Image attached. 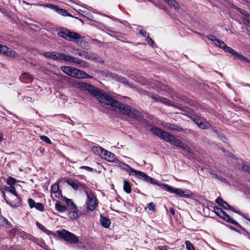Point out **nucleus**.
I'll use <instances>...</instances> for the list:
<instances>
[{"label": "nucleus", "mask_w": 250, "mask_h": 250, "mask_svg": "<svg viewBox=\"0 0 250 250\" xmlns=\"http://www.w3.org/2000/svg\"><path fill=\"white\" fill-rule=\"evenodd\" d=\"M139 33L144 37H145L146 35V32L143 29L140 30Z\"/></svg>", "instance_id": "nucleus-60"}, {"label": "nucleus", "mask_w": 250, "mask_h": 250, "mask_svg": "<svg viewBox=\"0 0 250 250\" xmlns=\"http://www.w3.org/2000/svg\"><path fill=\"white\" fill-rule=\"evenodd\" d=\"M105 149L101 146H94L92 148V151L97 155H100L102 157L103 153Z\"/></svg>", "instance_id": "nucleus-22"}, {"label": "nucleus", "mask_w": 250, "mask_h": 250, "mask_svg": "<svg viewBox=\"0 0 250 250\" xmlns=\"http://www.w3.org/2000/svg\"><path fill=\"white\" fill-rule=\"evenodd\" d=\"M102 158L105 159L106 161L110 162H114L116 159L115 155L113 153L106 150L104 151Z\"/></svg>", "instance_id": "nucleus-15"}, {"label": "nucleus", "mask_w": 250, "mask_h": 250, "mask_svg": "<svg viewBox=\"0 0 250 250\" xmlns=\"http://www.w3.org/2000/svg\"><path fill=\"white\" fill-rule=\"evenodd\" d=\"M65 182L70 185L74 190H77L79 189L80 182L79 181L67 179Z\"/></svg>", "instance_id": "nucleus-17"}, {"label": "nucleus", "mask_w": 250, "mask_h": 250, "mask_svg": "<svg viewBox=\"0 0 250 250\" xmlns=\"http://www.w3.org/2000/svg\"><path fill=\"white\" fill-rule=\"evenodd\" d=\"M34 208L40 211H43L44 210L43 205L41 203H36Z\"/></svg>", "instance_id": "nucleus-38"}, {"label": "nucleus", "mask_w": 250, "mask_h": 250, "mask_svg": "<svg viewBox=\"0 0 250 250\" xmlns=\"http://www.w3.org/2000/svg\"><path fill=\"white\" fill-rule=\"evenodd\" d=\"M59 236L71 244H75L78 243V237L74 234L65 230L62 229L56 231Z\"/></svg>", "instance_id": "nucleus-4"}, {"label": "nucleus", "mask_w": 250, "mask_h": 250, "mask_svg": "<svg viewBox=\"0 0 250 250\" xmlns=\"http://www.w3.org/2000/svg\"><path fill=\"white\" fill-rule=\"evenodd\" d=\"M151 132L155 134V135L157 136L158 137L160 138L161 137L162 135H163L164 131H162L160 128H158L157 127H152L151 128Z\"/></svg>", "instance_id": "nucleus-24"}, {"label": "nucleus", "mask_w": 250, "mask_h": 250, "mask_svg": "<svg viewBox=\"0 0 250 250\" xmlns=\"http://www.w3.org/2000/svg\"><path fill=\"white\" fill-rule=\"evenodd\" d=\"M236 58H237V59H238L239 60H240L242 61H244V62H250V61H249V60L248 58H246L245 57L242 55L241 54H238Z\"/></svg>", "instance_id": "nucleus-42"}, {"label": "nucleus", "mask_w": 250, "mask_h": 250, "mask_svg": "<svg viewBox=\"0 0 250 250\" xmlns=\"http://www.w3.org/2000/svg\"><path fill=\"white\" fill-rule=\"evenodd\" d=\"M5 190L12 193L13 194V196L14 195H16V194L17 193H16V190H15V188H13V187H6L5 188Z\"/></svg>", "instance_id": "nucleus-44"}, {"label": "nucleus", "mask_w": 250, "mask_h": 250, "mask_svg": "<svg viewBox=\"0 0 250 250\" xmlns=\"http://www.w3.org/2000/svg\"><path fill=\"white\" fill-rule=\"evenodd\" d=\"M174 137L173 136L170 135V134L166 131H164L161 137V139H162L165 141L171 144V142H172Z\"/></svg>", "instance_id": "nucleus-19"}, {"label": "nucleus", "mask_w": 250, "mask_h": 250, "mask_svg": "<svg viewBox=\"0 0 250 250\" xmlns=\"http://www.w3.org/2000/svg\"><path fill=\"white\" fill-rule=\"evenodd\" d=\"M111 98H112V99L114 101H116V102H117V101L114 100L112 97H111ZM117 102H118V101H117ZM118 103H120V104H121L125 105H127V106H129V107H130V110H131V111H129V112H128V114H127V113L126 114V113H123V112H122V110H122V109L120 108H119V107H113V106H111V105H110V104H108H108H104V103H101L102 104H104V106H105V105H106V106H110V108L111 110H116V109H119V110H120V112H121V113H123V114H125V115H127V116H129V117H131V118H132L136 119V118H138V117H142V114H141L140 112H139L138 111H137V110H135V109H134V108H131L129 105H127V104H122V103H120V102H118ZM106 108H107V106H106Z\"/></svg>", "instance_id": "nucleus-7"}, {"label": "nucleus", "mask_w": 250, "mask_h": 250, "mask_svg": "<svg viewBox=\"0 0 250 250\" xmlns=\"http://www.w3.org/2000/svg\"><path fill=\"white\" fill-rule=\"evenodd\" d=\"M77 210H72V211H70L68 213L69 217L71 219H77L78 215V213L76 211Z\"/></svg>", "instance_id": "nucleus-35"}, {"label": "nucleus", "mask_w": 250, "mask_h": 250, "mask_svg": "<svg viewBox=\"0 0 250 250\" xmlns=\"http://www.w3.org/2000/svg\"><path fill=\"white\" fill-rule=\"evenodd\" d=\"M207 38L208 40L211 41L217 47L223 49L225 51L229 52L234 57H236L239 54L231 47L227 46L224 42L219 40L213 35H209L207 36Z\"/></svg>", "instance_id": "nucleus-5"}, {"label": "nucleus", "mask_w": 250, "mask_h": 250, "mask_svg": "<svg viewBox=\"0 0 250 250\" xmlns=\"http://www.w3.org/2000/svg\"><path fill=\"white\" fill-rule=\"evenodd\" d=\"M170 129L172 130H177L179 131H182L183 130V128L181 127L173 124H171Z\"/></svg>", "instance_id": "nucleus-43"}, {"label": "nucleus", "mask_w": 250, "mask_h": 250, "mask_svg": "<svg viewBox=\"0 0 250 250\" xmlns=\"http://www.w3.org/2000/svg\"><path fill=\"white\" fill-rule=\"evenodd\" d=\"M12 198L14 199V201L9 203V205L13 207L19 206L21 203V199L17 194L16 193V195H13Z\"/></svg>", "instance_id": "nucleus-18"}, {"label": "nucleus", "mask_w": 250, "mask_h": 250, "mask_svg": "<svg viewBox=\"0 0 250 250\" xmlns=\"http://www.w3.org/2000/svg\"><path fill=\"white\" fill-rule=\"evenodd\" d=\"M123 165L124 166V169L126 170L130 175H132V173H130L128 171V168H132V167H129L128 165H126V164H123Z\"/></svg>", "instance_id": "nucleus-57"}, {"label": "nucleus", "mask_w": 250, "mask_h": 250, "mask_svg": "<svg viewBox=\"0 0 250 250\" xmlns=\"http://www.w3.org/2000/svg\"><path fill=\"white\" fill-rule=\"evenodd\" d=\"M52 193L58 194L59 195L61 193V191L59 190V186L57 184L53 185L51 187Z\"/></svg>", "instance_id": "nucleus-32"}, {"label": "nucleus", "mask_w": 250, "mask_h": 250, "mask_svg": "<svg viewBox=\"0 0 250 250\" xmlns=\"http://www.w3.org/2000/svg\"><path fill=\"white\" fill-rule=\"evenodd\" d=\"M162 186H164V188H165L167 191L170 193H175L181 197H189L192 194L190 191L188 189L183 190L181 188H174L173 187L167 184H165Z\"/></svg>", "instance_id": "nucleus-6"}, {"label": "nucleus", "mask_w": 250, "mask_h": 250, "mask_svg": "<svg viewBox=\"0 0 250 250\" xmlns=\"http://www.w3.org/2000/svg\"><path fill=\"white\" fill-rule=\"evenodd\" d=\"M85 201L86 208L89 211H93L97 207L98 200L93 192L87 193Z\"/></svg>", "instance_id": "nucleus-8"}, {"label": "nucleus", "mask_w": 250, "mask_h": 250, "mask_svg": "<svg viewBox=\"0 0 250 250\" xmlns=\"http://www.w3.org/2000/svg\"><path fill=\"white\" fill-rule=\"evenodd\" d=\"M225 154L229 157L232 158L233 159H235L236 158V157L235 156H234L232 153L229 152L228 151H226Z\"/></svg>", "instance_id": "nucleus-56"}, {"label": "nucleus", "mask_w": 250, "mask_h": 250, "mask_svg": "<svg viewBox=\"0 0 250 250\" xmlns=\"http://www.w3.org/2000/svg\"><path fill=\"white\" fill-rule=\"evenodd\" d=\"M106 77L110 79L116 80L117 81H118L124 84H127L128 83L125 78L119 76L118 75H116L115 73L108 72L106 73Z\"/></svg>", "instance_id": "nucleus-14"}, {"label": "nucleus", "mask_w": 250, "mask_h": 250, "mask_svg": "<svg viewBox=\"0 0 250 250\" xmlns=\"http://www.w3.org/2000/svg\"><path fill=\"white\" fill-rule=\"evenodd\" d=\"M209 174L211 176V177L213 179H216L218 176V174L214 173L213 171H209Z\"/></svg>", "instance_id": "nucleus-59"}, {"label": "nucleus", "mask_w": 250, "mask_h": 250, "mask_svg": "<svg viewBox=\"0 0 250 250\" xmlns=\"http://www.w3.org/2000/svg\"><path fill=\"white\" fill-rule=\"evenodd\" d=\"M169 212L173 215H174L175 214V210L173 208H169Z\"/></svg>", "instance_id": "nucleus-62"}, {"label": "nucleus", "mask_w": 250, "mask_h": 250, "mask_svg": "<svg viewBox=\"0 0 250 250\" xmlns=\"http://www.w3.org/2000/svg\"><path fill=\"white\" fill-rule=\"evenodd\" d=\"M80 168L82 169H85L89 172H92L93 170V169L92 168L89 167L88 166H81L80 167Z\"/></svg>", "instance_id": "nucleus-51"}, {"label": "nucleus", "mask_w": 250, "mask_h": 250, "mask_svg": "<svg viewBox=\"0 0 250 250\" xmlns=\"http://www.w3.org/2000/svg\"><path fill=\"white\" fill-rule=\"evenodd\" d=\"M41 6L48 7L50 9H52L53 10H54V11H56V12L58 8V6H57V5H53L51 4H42V5H41Z\"/></svg>", "instance_id": "nucleus-39"}, {"label": "nucleus", "mask_w": 250, "mask_h": 250, "mask_svg": "<svg viewBox=\"0 0 250 250\" xmlns=\"http://www.w3.org/2000/svg\"><path fill=\"white\" fill-rule=\"evenodd\" d=\"M159 250H167L166 246H161L159 247Z\"/></svg>", "instance_id": "nucleus-63"}, {"label": "nucleus", "mask_w": 250, "mask_h": 250, "mask_svg": "<svg viewBox=\"0 0 250 250\" xmlns=\"http://www.w3.org/2000/svg\"><path fill=\"white\" fill-rule=\"evenodd\" d=\"M0 54L5 56L13 58H17L20 57V55L15 51L11 49L7 46L3 45L0 44Z\"/></svg>", "instance_id": "nucleus-10"}, {"label": "nucleus", "mask_w": 250, "mask_h": 250, "mask_svg": "<svg viewBox=\"0 0 250 250\" xmlns=\"http://www.w3.org/2000/svg\"><path fill=\"white\" fill-rule=\"evenodd\" d=\"M242 169L248 172L249 173H250V167L247 165L246 163H243L242 164Z\"/></svg>", "instance_id": "nucleus-46"}, {"label": "nucleus", "mask_w": 250, "mask_h": 250, "mask_svg": "<svg viewBox=\"0 0 250 250\" xmlns=\"http://www.w3.org/2000/svg\"><path fill=\"white\" fill-rule=\"evenodd\" d=\"M203 118H193V121L199 126Z\"/></svg>", "instance_id": "nucleus-49"}, {"label": "nucleus", "mask_w": 250, "mask_h": 250, "mask_svg": "<svg viewBox=\"0 0 250 250\" xmlns=\"http://www.w3.org/2000/svg\"><path fill=\"white\" fill-rule=\"evenodd\" d=\"M128 171L132 173V175H134L140 179H143L145 181L148 182L150 176L146 175L145 173L129 167L128 168Z\"/></svg>", "instance_id": "nucleus-12"}, {"label": "nucleus", "mask_w": 250, "mask_h": 250, "mask_svg": "<svg viewBox=\"0 0 250 250\" xmlns=\"http://www.w3.org/2000/svg\"><path fill=\"white\" fill-rule=\"evenodd\" d=\"M185 245L187 250H195L193 245L189 241H186Z\"/></svg>", "instance_id": "nucleus-40"}, {"label": "nucleus", "mask_w": 250, "mask_h": 250, "mask_svg": "<svg viewBox=\"0 0 250 250\" xmlns=\"http://www.w3.org/2000/svg\"><path fill=\"white\" fill-rule=\"evenodd\" d=\"M167 3L175 9H179L180 6L175 0H167Z\"/></svg>", "instance_id": "nucleus-27"}, {"label": "nucleus", "mask_w": 250, "mask_h": 250, "mask_svg": "<svg viewBox=\"0 0 250 250\" xmlns=\"http://www.w3.org/2000/svg\"><path fill=\"white\" fill-rule=\"evenodd\" d=\"M36 225L40 229H41L44 232L47 234L48 235H52L54 236V237L56 236V235L54 232H53L52 231L47 229L43 225H42L40 223L37 222L36 223Z\"/></svg>", "instance_id": "nucleus-20"}, {"label": "nucleus", "mask_w": 250, "mask_h": 250, "mask_svg": "<svg viewBox=\"0 0 250 250\" xmlns=\"http://www.w3.org/2000/svg\"><path fill=\"white\" fill-rule=\"evenodd\" d=\"M214 211L217 216L223 219L227 222L231 223L237 226H239L238 223L236 221L231 218L230 216L227 214L226 212L223 211L221 208L218 207H214Z\"/></svg>", "instance_id": "nucleus-9"}, {"label": "nucleus", "mask_w": 250, "mask_h": 250, "mask_svg": "<svg viewBox=\"0 0 250 250\" xmlns=\"http://www.w3.org/2000/svg\"><path fill=\"white\" fill-rule=\"evenodd\" d=\"M65 201L67 205L72 210H77V207L71 199L65 198Z\"/></svg>", "instance_id": "nucleus-29"}, {"label": "nucleus", "mask_w": 250, "mask_h": 250, "mask_svg": "<svg viewBox=\"0 0 250 250\" xmlns=\"http://www.w3.org/2000/svg\"><path fill=\"white\" fill-rule=\"evenodd\" d=\"M40 137L42 141H43V142H46L48 144H51V142L50 140L47 136H44V135H42V136H40Z\"/></svg>", "instance_id": "nucleus-47"}, {"label": "nucleus", "mask_w": 250, "mask_h": 250, "mask_svg": "<svg viewBox=\"0 0 250 250\" xmlns=\"http://www.w3.org/2000/svg\"><path fill=\"white\" fill-rule=\"evenodd\" d=\"M22 75L25 78H26V79H28L29 80H31L33 79V76L31 75H30V74H29L28 73H26V72L23 73L22 74Z\"/></svg>", "instance_id": "nucleus-50"}, {"label": "nucleus", "mask_w": 250, "mask_h": 250, "mask_svg": "<svg viewBox=\"0 0 250 250\" xmlns=\"http://www.w3.org/2000/svg\"><path fill=\"white\" fill-rule=\"evenodd\" d=\"M182 142L179 139H176L175 137H174L171 144L179 147L181 145Z\"/></svg>", "instance_id": "nucleus-41"}, {"label": "nucleus", "mask_w": 250, "mask_h": 250, "mask_svg": "<svg viewBox=\"0 0 250 250\" xmlns=\"http://www.w3.org/2000/svg\"><path fill=\"white\" fill-rule=\"evenodd\" d=\"M152 98L155 102L159 101V102L164 103L166 104H169V100L165 98L156 97L153 96H152Z\"/></svg>", "instance_id": "nucleus-31"}, {"label": "nucleus", "mask_w": 250, "mask_h": 250, "mask_svg": "<svg viewBox=\"0 0 250 250\" xmlns=\"http://www.w3.org/2000/svg\"><path fill=\"white\" fill-rule=\"evenodd\" d=\"M55 208L60 212H64L67 209V208L65 206L62 205L60 202H57L56 203Z\"/></svg>", "instance_id": "nucleus-23"}, {"label": "nucleus", "mask_w": 250, "mask_h": 250, "mask_svg": "<svg viewBox=\"0 0 250 250\" xmlns=\"http://www.w3.org/2000/svg\"><path fill=\"white\" fill-rule=\"evenodd\" d=\"M56 12L62 15V16H67L71 17V15L70 14H69L66 10L60 8L59 6L58 7V8L56 10Z\"/></svg>", "instance_id": "nucleus-33"}, {"label": "nucleus", "mask_w": 250, "mask_h": 250, "mask_svg": "<svg viewBox=\"0 0 250 250\" xmlns=\"http://www.w3.org/2000/svg\"><path fill=\"white\" fill-rule=\"evenodd\" d=\"M79 188L83 189L86 195H87V193L92 192V191H90V190H88V187L85 185V184H83L82 183H80Z\"/></svg>", "instance_id": "nucleus-34"}, {"label": "nucleus", "mask_w": 250, "mask_h": 250, "mask_svg": "<svg viewBox=\"0 0 250 250\" xmlns=\"http://www.w3.org/2000/svg\"><path fill=\"white\" fill-rule=\"evenodd\" d=\"M216 203L219 206H221L225 209L232 210L234 212L238 214H240V212L239 210H236L233 208L232 207L229 206L226 201H225L222 198L218 197L216 199Z\"/></svg>", "instance_id": "nucleus-13"}, {"label": "nucleus", "mask_w": 250, "mask_h": 250, "mask_svg": "<svg viewBox=\"0 0 250 250\" xmlns=\"http://www.w3.org/2000/svg\"><path fill=\"white\" fill-rule=\"evenodd\" d=\"M60 69L67 75L77 79H84L90 77L84 71L70 66H62Z\"/></svg>", "instance_id": "nucleus-2"}, {"label": "nucleus", "mask_w": 250, "mask_h": 250, "mask_svg": "<svg viewBox=\"0 0 250 250\" xmlns=\"http://www.w3.org/2000/svg\"><path fill=\"white\" fill-rule=\"evenodd\" d=\"M16 182L17 181L15 178L12 177H9L7 179L6 183L8 185L10 186L11 187H12L15 185Z\"/></svg>", "instance_id": "nucleus-36"}, {"label": "nucleus", "mask_w": 250, "mask_h": 250, "mask_svg": "<svg viewBox=\"0 0 250 250\" xmlns=\"http://www.w3.org/2000/svg\"><path fill=\"white\" fill-rule=\"evenodd\" d=\"M148 183H151V184H153V185H157V186H158L159 187H161L162 188H164V186H162V185H164L165 184H159L157 182V180L154 179H153V178H152L151 177H150L149 180V181H148Z\"/></svg>", "instance_id": "nucleus-37"}, {"label": "nucleus", "mask_w": 250, "mask_h": 250, "mask_svg": "<svg viewBox=\"0 0 250 250\" xmlns=\"http://www.w3.org/2000/svg\"><path fill=\"white\" fill-rule=\"evenodd\" d=\"M146 41L151 45L153 44L154 42L152 40V39L148 36H147L146 38Z\"/></svg>", "instance_id": "nucleus-54"}, {"label": "nucleus", "mask_w": 250, "mask_h": 250, "mask_svg": "<svg viewBox=\"0 0 250 250\" xmlns=\"http://www.w3.org/2000/svg\"><path fill=\"white\" fill-rule=\"evenodd\" d=\"M162 125L165 127L170 129L171 124L168 123H163L162 124Z\"/></svg>", "instance_id": "nucleus-58"}, {"label": "nucleus", "mask_w": 250, "mask_h": 250, "mask_svg": "<svg viewBox=\"0 0 250 250\" xmlns=\"http://www.w3.org/2000/svg\"><path fill=\"white\" fill-rule=\"evenodd\" d=\"M74 86L81 90L86 91L95 97L99 102L104 103L106 104H110L113 107H119L122 109V112L124 113L128 114L129 111H131L128 106L123 105L116 101H114L110 96L106 93H103L100 90L94 86L84 82L76 81L75 83Z\"/></svg>", "instance_id": "nucleus-1"}, {"label": "nucleus", "mask_w": 250, "mask_h": 250, "mask_svg": "<svg viewBox=\"0 0 250 250\" xmlns=\"http://www.w3.org/2000/svg\"><path fill=\"white\" fill-rule=\"evenodd\" d=\"M77 57L64 54L63 61L74 63Z\"/></svg>", "instance_id": "nucleus-28"}, {"label": "nucleus", "mask_w": 250, "mask_h": 250, "mask_svg": "<svg viewBox=\"0 0 250 250\" xmlns=\"http://www.w3.org/2000/svg\"><path fill=\"white\" fill-rule=\"evenodd\" d=\"M80 56L88 60H94L97 59L96 55L91 52L83 51Z\"/></svg>", "instance_id": "nucleus-16"}, {"label": "nucleus", "mask_w": 250, "mask_h": 250, "mask_svg": "<svg viewBox=\"0 0 250 250\" xmlns=\"http://www.w3.org/2000/svg\"><path fill=\"white\" fill-rule=\"evenodd\" d=\"M216 179H217L219 181H221L222 182H223V183H227V181L226 179L225 178H223L221 175H218V176H217V178H216Z\"/></svg>", "instance_id": "nucleus-53"}, {"label": "nucleus", "mask_w": 250, "mask_h": 250, "mask_svg": "<svg viewBox=\"0 0 250 250\" xmlns=\"http://www.w3.org/2000/svg\"><path fill=\"white\" fill-rule=\"evenodd\" d=\"M92 42L96 44V43H99L100 42L99 41H98L96 39H94V40H92Z\"/></svg>", "instance_id": "nucleus-64"}, {"label": "nucleus", "mask_w": 250, "mask_h": 250, "mask_svg": "<svg viewBox=\"0 0 250 250\" xmlns=\"http://www.w3.org/2000/svg\"><path fill=\"white\" fill-rule=\"evenodd\" d=\"M179 147L184 150H186L188 151L189 149L188 147L186 145L184 144L183 142H182L181 145Z\"/></svg>", "instance_id": "nucleus-55"}, {"label": "nucleus", "mask_w": 250, "mask_h": 250, "mask_svg": "<svg viewBox=\"0 0 250 250\" xmlns=\"http://www.w3.org/2000/svg\"><path fill=\"white\" fill-rule=\"evenodd\" d=\"M82 42H83V43L84 46H83V48H86V49H87L88 48L89 44L88 43V42H87L85 41Z\"/></svg>", "instance_id": "nucleus-61"}, {"label": "nucleus", "mask_w": 250, "mask_h": 250, "mask_svg": "<svg viewBox=\"0 0 250 250\" xmlns=\"http://www.w3.org/2000/svg\"><path fill=\"white\" fill-rule=\"evenodd\" d=\"M148 208L150 210H155V206L153 203H150L147 205Z\"/></svg>", "instance_id": "nucleus-52"}, {"label": "nucleus", "mask_w": 250, "mask_h": 250, "mask_svg": "<svg viewBox=\"0 0 250 250\" xmlns=\"http://www.w3.org/2000/svg\"><path fill=\"white\" fill-rule=\"evenodd\" d=\"M124 189L127 193H129L131 191V187L129 182L125 180L124 181Z\"/></svg>", "instance_id": "nucleus-26"}, {"label": "nucleus", "mask_w": 250, "mask_h": 250, "mask_svg": "<svg viewBox=\"0 0 250 250\" xmlns=\"http://www.w3.org/2000/svg\"><path fill=\"white\" fill-rule=\"evenodd\" d=\"M101 224L104 228H108L110 224V220L105 217L101 216L100 220Z\"/></svg>", "instance_id": "nucleus-25"}, {"label": "nucleus", "mask_w": 250, "mask_h": 250, "mask_svg": "<svg viewBox=\"0 0 250 250\" xmlns=\"http://www.w3.org/2000/svg\"><path fill=\"white\" fill-rule=\"evenodd\" d=\"M58 35L66 40L70 42L76 41L78 45L79 40L81 39L82 36L80 34L74 32H71L65 28H61L58 32Z\"/></svg>", "instance_id": "nucleus-3"}, {"label": "nucleus", "mask_w": 250, "mask_h": 250, "mask_svg": "<svg viewBox=\"0 0 250 250\" xmlns=\"http://www.w3.org/2000/svg\"><path fill=\"white\" fill-rule=\"evenodd\" d=\"M27 202L31 208H34L36 203L35 202L34 200H33L31 198H29L27 200Z\"/></svg>", "instance_id": "nucleus-45"}, {"label": "nucleus", "mask_w": 250, "mask_h": 250, "mask_svg": "<svg viewBox=\"0 0 250 250\" xmlns=\"http://www.w3.org/2000/svg\"><path fill=\"white\" fill-rule=\"evenodd\" d=\"M44 56L47 58L51 59L55 61H63L64 54L55 52H46L44 53Z\"/></svg>", "instance_id": "nucleus-11"}, {"label": "nucleus", "mask_w": 250, "mask_h": 250, "mask_svg": "<svg viewBox=\"0 0 250 250\" xmlns=\"http://www.w3.org/2000/svg\"><path fill=\"white\" fill-rule=\"evenodd\" d=\"M83 51L80 50L78 48H74L71 51V53L75 55H79L80 56V54H82Z\"/></svg>", "instance_id": "nucleus-48"}, {"label": "nucleus", "mask_w": 250, "mask_h": 250, "mask_svg": "<svg viewBox=\"0 0 250 250\" xmlns=\"http://www.w3.org/2000/svg\"><path fill=\"white\" fill-rule=\"evenodd\" d=\"M199 127L202 129H205L209 128L210 127V125L204 119H203L201 123H200V124L199 125Z\"/></svg>", "instance_id": "nucleus-30"}, {"label": "nucleus", "mask_w": 250, "mask_h": 250, "mask_svg": "<svg viewBox=\"0 0 250 250\" xmlns=\"http://www.w3.org/2000/svg\"><path fill=\"white\" fill-rule=\"evenodd\" d=\"M74 64L78 65L79 66L82 67H88L89 66L88 62L78 58H76Z\"/></svg>", "instance_id": "nucleus-21"}]
</instances>
